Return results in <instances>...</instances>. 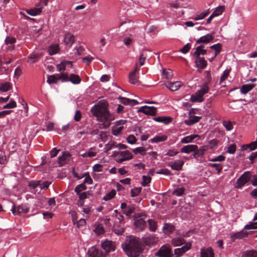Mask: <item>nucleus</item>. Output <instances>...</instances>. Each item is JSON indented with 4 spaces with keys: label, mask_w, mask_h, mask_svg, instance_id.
Wrapping results in <instances>:
<instances>
[{
    "label": "nucleus",
    "mask_w": 257,
    "mask_h": 257,
    "mask_svg": "<svg viewBox=\"0 0 257 257\" xmlns=\"http://www.w3.org/2000/svg\"><path fill=\"white\" fill-rule=\"evenodd\" d=\"M108 106L107 101L101 100L91 109L93 115L97 117V120L103 123V128L108 127L110 122L114 119L113 115L108 111Z\"/></svg>",
    "instance_id": "obj_1"
},
{
    "label": "nucleus",
    "mask_w": 257,
    "mask_h": 257,
    "mask_svg": "<svg viewBox=\"0 0 257 257\" xmlns=\"http://www.w3.org/2000/svg\"><path fill=\"white\" fill-rule=\"evenodd\" d=\"M124 250L130 257H138L143 251L144 247L139 238L130 236Z\"/></svg>",
    "instance_id": "obj_2"
},
{
    "label": "nucleus",
    "mask_w": 257,
    "mask_h": 257,
    "mask_svg": "<svg viewBox=\"0 0 257 257\" xmlns=\"http://www.w3.org/2000/svg\"><path fill=\"white\" fill-rule=\"evenodd\" d=\"M209 88L207 83H205L201 88L198 90L195 94L191 95V101L194 102H201L204 101L203 95L209 91Z\"/></svg>",
    "instance_id": "obj_3"
},
{
    "label": "nucleus",
    "mask_w": 257,
    "mask_h": 257,
    "mask_svg": "<svg viewBox=\"0 0 257 257\" xmlns=\"http://www.w3.org/2000/svg\"><path fill=\"white\" fill-rule=\"evenodd\" d=\"M156 256L158 257H172L173 253L169 244H165L161 246L156 253Z\"/></svg>",
    "instance_id": "obj_4"
},
{
    "label": "nucleus",
    "mask_w": 257,
    "mask_h": 257,
    "mask_svg": "<svg viewBox=\"0 0 257 257\" xmlns=\"http://www.w3.org/2000/svg\"><path fill=\"white\" fill-rule=\"evenodd\" d=\"M134 225L138 231H143L147 226L146 222L140 216H136L134 222Z\"/></svg>",
    "instance_id": "obj_5"
},
{
    "label": "nucleus",
    "mask_w": 257,
    "mask_h": 257,
    "mask_svg": "<svg viewBox=\"0 0 257 257\" xmlns=\"http://www.w3.org/2000/svg\"><path fill=\"white\" fill-rule=\"evenodd\" d=\"M250 174L249 171L244 173L237 180V188H241L250 179Z\"/></svg>",
    "instance_id": "obj_6"
},
{
    "label": "nucleus",
    "mask_w": 257,
    "mask_h": 257,
    "mask_svg": "<svg viewBox=\"0 0 257 257\" xmlns=\"http://www.w3.org/2000/svg\"><path fill=\"white\" fill-rule=\"evenodd\" d=\"M101 247L105 251L106 254L114 251L115 249V243L112 241L107 240L101 242Z\"/></svg>",
    "instance_id": "obj_7"
},
{
    "label": "nucleus",
    "mask_w": 257,
    "mask_h": 257,
    "mask_svg": "<svg viewBox=\"0 0 257 257\" xmlns=\"http://www.w3.org/2000/svg\"><path fill=\"white\" fill-rule=\"evenodd\" d=\"M138 64H135V68L134 70L131 72L129 74V81L130 82L135 85H139V81L138 80V77L137 75V73L140 70L138 68Z\"/></svg>",
    "instance_id": "obj_8"
},
{
    "label": "nucleus",
    "mask_w": 257,
    "mask_h": 257,
    "mask_svg": "<svg viewBox=\"0 0 257 257\" xmlns=\"http://www.w3.org/2000/svg\"><path fill=\"white\" fill-rule=\"evenodd\" d=\"M191 248V244L190 242L186 243L180 248H177L174 250V254L177 257H180L183 255L186 251Z\"/></svg>",
    "instance_id": "obj_9"
},
{
    "label": "nucleus",
    "mask_w": 257,
    "mask_h": 257,
    "mask_svg": "<svg viewBox=\"0 0 257 257\" xmlns=\"http://www.w3.org/2000/svg\"><path fill=\"white\" fill-rule=\"evenodd\" d=\"M138 111L142 112L146 114L152 116L155 115L157 113V108L154 106H142L139 109Z\"/></svg>",
    "instance_id": "obj_10"
},
{
    "label": "nucleus",
    "mask_w": 257,
    "mask_h": 257,
    "mask_svg": "<svg viewBox=\"0 0 257 257\" xmlns=\"http://www.w3.org/2000/svg\"><path fill=\"white\" fill-rule=\"evenodd\" d=\"M214 38V32L208 34L200 37L196 41V44L205 43L207 44L213 41Z\"/></svg>",
    "instance_id": "obj_11"
},
{
    "label": "nucleus",
    "mask_w": 257,
    "mask_h": 257,
    "mask_svg": "<svg viewBox=\"0 0 257 257\" xmlns=\"http://www.w3.org/2000/svg\"><path fill=\"white\" fill-rule=\"evenodd\" d=\"M143 242L146 245H151L156 244L158 238L154 235L149 234L142 238Z\"/></svg>",
    "instance_id": "obj_12"
},
{
    "label": "nucleus",
    "mask_w": 257,
    "mask_h": 257,
    "mask_svg": "<svg viewBox=\"0 0 257 257\" xmlns=\"http://www.w3.org/2000/svg\"><path fill=\"white\" fill-rule=\"evenodd\" d=\"M29 208L25 205H19L17 207L14 206L11 211L14 215H19L22 213H26L29 211Z\"/></svg>",
    "instance_id": "obj_13"
},
{
    "label": "nucleus",
    "mask_w": 257,
    "mask_h": 257,
    "mask_svg": "<svg viewBox=\"0 0 257 257\" xmlns=\"http://www.w3.org/2000/svg\"><path fill=\"white\" fill-rule=\"evenodd\" d=\"M251 232L245 231L244 230V229H243L240 231L236 233H231L230 238L232 241H234L236 239H242L243 238L247 237L248 235Z\"/></svg>",
    "instance_id": "obj_14"
},
{
    "label": "nucleus",
    "mask_w": 257,
    "mask_h": 257,
    "mask_svg": "<svg viewBox=\"0 0 257 257\" xmlns=\"http://www.w3.org/2000/svg\"><path fill=\"white\" fill-rule=\"evenodd\" d=\"M200 257H214L213 249L210 247H203L200 250Z\"/></svg>",
    "instance_id": "obj_15"
},
{
    "label": "nucleus",
    "mask_w": 257,
    "mask_h": 257,
    "mask_svg": "<svg viewBox=\"0 0 257 257\" xmlns=\"http://www.w3.org/2000/svg\"><path fill=\"white\" fill-rule=\"evenodd\" d=\"M74 36L70 33H67L65 35L64 43L68 47H71L74 42Z\"/></svg>",
    "instance_id": "obj_16"
},
{
    "label": "nucleus",
    "mask_w": 257,
    "mask_h": 257,
    "mask_svg": "<svg viewBox=\"0 0 257 257\" xmlns=\"http://www.w3.org/2000/svg\"><path fill=\"white\" fill-rule=\"evenodd\" d=\"M195 64L198 68L203 69L206 67L207 63L204 58L200 56L195 57Z\"/></svg>",
    "instance_id": "obj_17"
},
{
    "label": "nucleus",
    "mask_w": 257,
    "mask_h": 257,
    "mask_svg": "<svg viewBox=\"0 0 257 257\" xmlns=\"http://www.w3.org/2000/svg\"><path fill=\"white\" fill-rule=\"evenodd\" d=\"M197 149L196 145H188L182 147L180 150V152L182 153L190 154Z\"/></svg>",
    "instance_id": "obj_18"
},
{
    "label": "nucleus",
    "mask_w": 257,
    "mask_h": 257,
    "mask_svg": "<svg viewBox=\"0 0 257 257\" xmlns=\"http://www.w3.org/2000/svg\"><path fill=\"white\" fill-rule=\"evenodd\" d=\"M70 155L68 153L64 152L61 156L58 158V164L60 166H63L70 159Z\"/></svg>",
    "instance_id": "obj_19"
},
{
    "label": "nucleus",
    "mask_w": 257,
    "mask_h": 257,
    "mask_svg": "<svg viewBox=\"0 0 257 257\" xmlns=\"http://www.w3.org/2000/svg\"><path fill=\"white\" fill-rule=\"evenodd\" d=\"M184 162L182 160H176L174 162L170 163L169 166L172 170L179 171L182 169Z\"/></svg>",
    "instance_id": "obj_20"
},
{
    "label": "nucleus",
    "mask_w": 257,
    "mask_h": 257,
    "mask_svg": "<svg viewBox=\"0 0 257 257\" xmlns=\"http://www.w3.org/2000/svg\"><path fill=\"white\" fill-rule=\"evenodd\" d=\"M181 85L182 83L179 81L170 82L166 84V86L172 91L177 90Z\"/></svg>",
    "instance_id": "obj_21"
},
{
    "label": "nucleus",
    "mask_w": 257,
    "mask_h": 257,
    "mask_svg": "<svg viewBox=\"0 0 257 257\" xmlns=\"http://www.w3.org/2000/svg\"><path fill=\"white\" fill-rule=\"evenodd\" d=\"M201 118V116L190 115L188 119L185 120L184 122L188 125H192L193 124L198 122Z\"/></svg>",
    "instance_id": "obj_22"
},
{
    "label": "nucleus",
    "mask_w": 257,
    "mask_h": 257,
    "mask_svg": "<svg viewBox=\"0 0 257 257\" xmlns=\"http://www.w3.org/2000/svg\"><path fill=\"white\" fill-rule=\"evenodd\" d=\"M16 42V39L14 37H7L5 39V44L9 45L8 47V50L11 51L15 49V46L13 45Z\"/></svg>",
    "instance_id": "obj_23"
},
{
    "label": "nucleus",
    "mask_w": 257,
    "mask_h": 257,
    "mask_svg": "<svg viewBox=\"0 0 257 257\" xmlns=\"http://www.w3.org/2000/svg\"><path fill=\"white\" fill-rule=\"evenodd\" d=\"M88 257H101L102 254H99V250L95 247L92 246L88 250Z\"/></svg>",
    "instance_id": "obj_24"
},
{
    "label": "nucleus",
    "mask_w": 257,
    "mask_h": 257,
    "mask_svg": "<svg viewBox=\"0 0 257 257\" xmlns=\"http://www.w3.org/2000/svg\"><path fill=\"white\" fill-rule=\"evenodd\" d=\"M171 243L174 246H181L186 243L184 239L180 237L172 238Z\"/></svg>",
    "instance_id": "obj_25"
},
{
    "label": "nucleus",
    "mask_w": 257,
    "mask_h": 257,
    "mask_svg": "<svg viewBox=\"0 0 257 257\" xmlns=\"http://www.w3.org/2000/svg\"><path fill=\"white\" fill-rule=\"evenodd\" d=\"M204 48V45H201L197 47L196 48L195 52L193 54V56L194 57H198L200 56V55H205L207 53V51L206 50L203 49Z\"/></svg>",
    "instance_id": "obj_26"
},
{
    "label": "nucleus",
    "mask_w": 257,
    "mask_h": 257,
    "mask_svg": "<svg viewBox=\"0 0 257 257\" xmlns=\"http://www.w3.org/2000/svg\"><path fill=\"white\" fill-rule=\"evenodd\" d=\"M254 86L255 85L253 84L243 85L240 88V92L242 94H246L247 92H248L249 91L252 89L254 87Z\"/></svg>",
    "instance_id": "obj_27"
},
{
    "label": "nucleus",
    "mask_w": 257,
    "mask_h": 257,
    "mask_svg": "<svg viewBox=\"0 0 257 257\" xmlns=\"http://www.w3.org/2000/svg\"><path fill=\"white\" fill-rule=\"evenodd\" d=\"M247 149H249L250 151L257 149V141L252 142L249 144L244 145L241 147L242 150H246Z\"/></svg>",
    "instance_id": "obj_28"
},
{
    "label": "nucleus",
    "mask_w": 257,
    "mask_h": 257,
    "mask_svg": "<svg viewBox=\"0 0 257 257\" xmlns=\"http://www.w3.org/2000/svg\"><path fill=\"white\" fill-rule=\"evenodd\" d=\"M81 78L78 75L74 74H71L69 77V81L74 84H78L81 82Z\"/></svg>",
    "instance_id": "obj_29"
},
{
    "label": "nucleus",
    "mask_w": 257,
    "mask_h": 257,
    "mask_svg": "<svg viewBox=\"0 0 257 257\" xmlns=\"http://www.w3.org/2000/svg\"><path fill=\"white\" fill-rule=\"evenodd\" d=\"M196 138H199L200 136L198 135H192L190 136H188L187 137L183 138L181 140V143L183 144L191 143L194 139Z\"/></svg>",
    "instance_id": "obj_30"
},
{
    "label": "nucleus",
    "mask_w": 257,
    "mask_h": 257,
    "mask_svg": "<svg viewBox=\"0 0 257 257\" xmlns=\"http://www.w3.org/2000/svg\"><path fill=\"white\" fill-rule=\"evenodd\" d=\"M241 257H257V250L251 249L243 251Z\"/></svg>",
    "instance_id": "obj_31"
},
{
    "label": "nucleus",
    "mask_w": 257,
    "mask_h": 257,
    "mask_svg": "<svg viewBox=\"0 0 257 257\" xmlns=\"http://www.w3.org/2000/svg\"><path fill=\"white\" fill-rule=\"evenodd\" d=\"M40 55L39 54H31L28 58V62L30 63H35L37 62L40 58Z\"/></svg>",
    "instance_id": "obj_32"
},
{
    "label": "nucleus",
    "mask_w": 257,
    "mask_h": 257,
    "mask_svg": "<svg viewBox=\"0 0 257 257\" xmlns=\"http://www.w3.org/2000/svg\"><path fill=\"white\" fill-rule=\"evenodd\" d=\"M149 224V229L151 231L155 232L157 229V222L152 219H149L148 220Z\"/></svg>",
    "instance_id": "obj_33"
},
{
    "label": "nucleus",
    "mask_w": 257,
    "mask_h": 257,
    "mask_svg": "<svg viewBox=\"0 0 257 257\" xmlns=\"http://www.w3.org/2000/svg\"><path fill=\"white\" fill-rule=\"evenodd\" d=\"M210 48L215 50L214 58H215L221 52L222 49V44L217 43L210 47Z\"/></svg>",
    "instance_id": "obj_34"
},
{
    "label": "nucleus",
    "mask_w": 257,
    "mask_h": 257,
    "mask_svg": "<svg viewBox=\"0 0 257 257\" xmlns=\"http://www.w3.org/2000/svg\"><path fill=\"white\" fill-rule=\"evenodd\" d=\"M166 135L156 136L154 138L152 139L151 141L152 143H158L159 142H164L167 139Z\"/></svg>",
    "instance_id": "obj_35"
},
{
    "label": "nucleus",
    "mask_w": 257,
    "mask_h": 257,
    "mask_svg": "<svg viewBox=\"0 0 257 257\" xmlns=\"http://www.w3.org/2000/svg\"><path fill=\"white\" fill-rule=\"evenodd\" d=\"M113 231L117 235H121L124 231V228L123 226H118L117 225V221H115L114 225Z\"/></svg>",
    "instance_id": "obj_36"
},
{
    "label": "nucleus",
    "mask_w": 257,
    "mask_h": 257,
    "mask_svg": "<svg viewBox=\"0 0 257 257\" xmlns=\"http://www.w3.org/2000/svg\"><path fill=\"white\" fill-rule=\"evenodd\" d=\"M175 229L174 226L172 224L165 223L163 227L164 232L165 233H172Z\"/></svg>",
    "instance_id": "obj_37"
},
{
    "label": "nucleus",
    "mask_w": 257,
    "mask_h": 257,
    "mask_svg": "<svg viewBox=\"0 0 257 257\" xmlns=\"http://www.w3.org/2000/svg\"><path fill=\"white\" fill-rule=\"evenodd\" d=\"M59 50V45L57 44L52 45L48 48L49 53L50 55H53L56 54Z\"/></svg>",
    "instance_id": "obj_38"
},
{
    "label": "nucleus",
    "mask_w": 257,
    "mask_h": 257,
    "mask_svg": "<svg viewBox=\"0 0 257 257\" xmlns=\"http://www.w3.org/2000/svg\"><path fill=\"white\" fill-rule=\"evenodd\" d=\"M66 64H71V63L69 62L68 61H62L60 64L56 65L57 70L60 72H62L64 71L66 68Z\"/></svg>",
    "instance_id": "obj_39"
},
{
    "label": "nucleus",
    "mask_w": 257,
    "mask_h": 257,
    "mask_svg": "<svg viewBox=\"0 0 257 257\" xmlns=\"http://www.w3.org/2000/svg\"><path fill=\"white\" fill-rule=\"evenodd\" d=\"M12 88L10 82H6L4 83L0 84V91L2 92H6Z\"/></svg>",
    "instance_id": "obj_40"
},
{
    "label": "nucleus",
    "mask_w": 257,
    "mask_h": 257,
    "mask_svg": "<svg viewBox=\"0 0 257 257\" xmlns=\"http://www.w3.org/2000/svg\"><path fill=\"white\" fill-rule=\"evenodd\" d=\"M147 50H144L141 53L139 59V65L140 66H142L144 64L145 61L147 57Z\"/></svg>",
    "instance_id": "obj_41"
},
{
    "label": "nucleus",
    "mask_w": 257,
    "mask_h": 257,
    "mask_svg": "<svg viewBox=\"0 0 257 257\" xmlns=\"http://www.w3.org/2000/svg\"><path fill=\"white\" fill-rule=\"evenodd\" d=\"M225 8L224 6H219L217 7L213 11L212 14L215 17L220 15L224 11Z\"/></svg>",
    "instance_id": "obj_42"
},
{
    "label": "nucleus",
    "mask_w": 257,
    "mask_h": 257,
    "mask_svg": "<svg viewBox=\"0 0 257 257\" xmlns=\"http://www.w3.org/2000/svg\"><path fill=\"white\" fill-rule=\"evenodd\" d=\"M209 9L203 12L200 14L196 15L195 17L194 18V20L195 21L202 20L209 14Z\"/></svg>",
    "instance_id": "obj_43"
},
{
    "label": "nucleus",
    "mask_w": 257,
    "mask_h": 257,
    "mask_svg": "<svg viewBox=\"0 0 257 257\" xmlns=\"http://www.w3.org/2000/svg\"><path fill=\"white\" fill-rule=\"evenodd\" d=\"M218 143L219 141L215 139L210 140L208 143V145H207L208 149L212 150L217 148Z\"/></svg>",
    "instance_id": "obj_44"
},
{
    "label": "nucleus",
    "mask_w": 257,
    "mask_h": 257,
    "mask_svg": "<svg viewBox=\"0 0 257 257\" xmlns=\"http://www.w3.org/2000/svg\"><path fill=\"white\" fill-rule=\"evenodd\" d=\"M87 189V187L84 184V183H81L79 185H78L75 188L74 191L76 194H80L81 193L82 191L85 190Z\"/></svg>",
    "instance_id": "obj_45"
},
{
    "label": "nucleus",
    "mask_w": 257,
    "mask_h": 257,
    "mask_svg": "<svg viewBox=\"0 0 257 257\" xmlns=\"http://www.w3.org/2000/svg\"><path fill=\"white\" fill-rule=\"evenodd\" d=\"M120 156L123 158H128V160L133 158V155L129 151H122L120 152Z\"/></svg>",
    "instance_id": "obj_46"
},
{
    "label": "nucleus",
    "mask_w": 257,
    "mask_h": 257,
    "mask_svg": "<svg viewBox=\"0 0 257 257\" xmlns=\"http://www.w3.org/2000/svg\"><path fill=\"white\" fill-rule=\"evenodd\" d=\"M43 8L44 6L42 5L41 3H38L36 5V7L33 9V10H34V13H35L36 15H38L41 14Z\"/></svg>",
    "instance_id": "obj_47"
},
{
    "label": "nucleus",
    "mask_w": 257,
    "mask_h": 257,
    "mask_svg": "<svg viewBox=\"0 0 257 257\" xmlns=\"http://www.w3.org/2000/svg\"><path fill=\"white\" fill-rule=\"evenodd\" d=\"M83 177H85V179L84 181V184L85 183H87L88 184H92L93 180L92 178L90 177L89 173H85L82 175Z\"/></svg>",
    "instance_id": "obj_48"
},
{
    "label": "nucleus",
    "mask_w": 257,
    "mask_h": 257,
    "mask_svg": "<svg viewBox=\"0 0 257 257\" xmlns=\"http://www.w3.org/2000/svg\"><path fill=\"white\" fill-rule=\"evenodd\" d=\"M142 191V188L141 187H136L134 189H132L131 190V196L133 197H136L139 195Z\"/></svg>",
    "instance_id": "obj_49"
},
{
    "label": "nucleus",
    "mask_w": 257,
    "mask_h": 257,
    "mask_svg": "<svg viewBox=\"0 0 257 257\" xmlns=\"http://www.w3.org/2000/svg\"><path fill=\"white\" fill-rule=\"evenodd\" d=\"M135 208L132 206H128V207L123 211V213L127 216H130L134 212Z\"/></svg>",
    "instance_id": "obj_50"
},
{
    "label": "nucleus",
    "mask_w": 257,
    "mask_h": 257,
    "mask_svg": "<svg viewBox=\"0 0 257 257\" xmlns=\"http://www.w3.org/2000/svg\"><path fill=\"white\" fill-rule=\"evenodd\" d=\"M234 123V122L231 121H224L223 125L227 131H230L233 128V124Z\"/></svg>",
    "instance_id": "obj_51"
},
{
    "label": "nucleus",
    "mask_w": 257,
    "mask_h": 257,
    "mask_svg": "<svg viewBox=\"0 0 257 257\" xmlns=\"http://www.w3.org/2000/svg\"><path fill=\"white\" fill-rule=\"evenodd\" d=\"M16 106H17L16 102L14 100L12 99V100H11L10 103H7V104L3 106V108L4 109L13 108H15Z\"/></svg>",
    "instance_id": "obj_52"
},
{
    "label": "nucleus",
    "mask_w": 257,
    "mask_h": 257,
    "mask_svg": "<svg viewBox=\"0 0 257 257\" xmlns=\"http://www.w3.org/2000/svg\"><path fill=\"white\" fill-rule=\"evenodd\" d=\"M123 128V126H116L115 128L112 130V133L114 136H118L121 134Z\"/></svg>",
    "instance_id": "obj_53"
},
{
    "label": "nucleus",
    "mask_w": 257,
    "mask_h": 257,
    "mask_svg": "<svg viewBox=\"0 0 257 257\" xmlns=\"http://www.w3.org/2000/svg\"><path fill=\"white\" fill-rule=\"evenodd\" d=\"M133 152L135 154H140L142 155H145L146 154V150L144 147H138L133 150Z\"/></svg>",
    "instance_id": "obj_54"
},
{
    "label": "nucleus",
    "mask_w": 257,
    "mask_h": 257,
    "mask_svg": "<svg viewBox=\"0 0 257 257\" xmlns=\"http://www.w3.org/2000/svg\"><path fill=\"white\" fill-rule=\"evenodd\" d=\"M184 192V188L180 187L177 188L175 190H174L173 192V194L177 196H180L182 195Z\"/></svg>",
    "instance_id": "obj_55"
},
{
    "label": "nucleus",
    "mask_w": 257,
    "mask_h": 257,
    "mask_svg": "<svg viewBox=\"0 0 257 257\" xmlns=\"http://www.w3.org/2000/svg\"><path fill=\"white\" fill-rule=\"evenodd\" d=\"M230 71L229 70L226 69L224 71L223 74L220 77V83H222L225 79L228 77Z\"/></svg>",
    "instance_id": "obj_56"
},
{
    "label": "nucleus",
    "mask_w": 257,
    "mask_h": 257,
    "mask_svg": "<svg viewBox=\"0 0 257 257\" xmlns=\"http://www.w3.org/2000/svg\"><path fill=\"white\" fill-rule=\"evenodd\" d=\"M203 155L204 154L203 153L201 152L200 149H198V147L197 146V149H195V151H194L193 153L194 158L197 159L199 157H202Z\"/></svg>",
    "instance_id": "obj_57"
},
{
    "label": "nucleus",
    "mask_w": 257,
    "mask_h": 257,
    "mask_svg": "<svg viewBox=\"0 0 257 257\" xmlns=\"http://www.w3.org/2000/svg\"><path fill=\"white\" fill-rule=\"evenodd\" d=\"M115 143H108L105 145L104 150V152L106 153H108V152L111 150L113 147H115Z\"/></svg>",
    "instance_id": "obj_58"
},
{
    "label": "nucleus",
    "mask_w": 257,
    "mask_h": 257,
    "mask_svg": "<svg viewBox=\"0 0 257 257\" xmlns=\"http://www.w3.org/2000/svg\"><path fill=\"white\" fill-rule=\"evenodd\" d=\"M115 195V191L112 190L109 193L107 194L104 197L103 200L105 201H107L112 199Z\"/></svg>",
    "instance_id": "obj_59"
},
{
    "label": "nucleus",
    "mask_w": 257,
    "mask_h": 257,
    "mask_svg": "<svg viewBox=\"0 0 257 257\" xmlns=\"http://www.w3.org/2000/svg\"><path fill=\"white\" fill-rule=\"evenodd\" d=\"M47 82L49 84H56L57 82L56 81V76L55 75H52L50 76H48L47 78Z\"/></svg>",
    "instance_id": "obj_60"
},
{
    "label": "nucleus",
    "mask_w": 257,
    "mask_h": 257,
    "mask_svg": "<svg viewBox=\"0 0 257 257\" xmlns=\"http://www.w3.org/2000/svg\"><path fill=\"white\" fill-rule=\"evenodd\" d=\"M151 180V178L149 176H143V182H142V185L144 186H146L149 183H150Z\"/></svg>",
    "instance_id": "obj_61"
},
{
    "label": "nucleus",
    "mask_w": 257,
    "mask_h": 257,
    "mask_svg": "<svg viewBox=\"0 0 257 257\" xmlns=\"http://www.w3.org/2000/svg\"><path fill=\"white\" fill-rule=\"evenodd\" d=\"M257 228V222H250L249 224L246 225L244 229H251Z\"/></svg>",
    "instance_id": "obj_62"
},
{
    "label": "nucleus",
    "mask_w": 257,
    "mask_h": 257,
    "mask_svg": "<svg viewBox=\"0 0 257 257\" xmlns=\"http://www.w3.org/2000/svg\"><path fill=\"white\" fill-rule=\"evenodd\" d=\"M209 166L215 168L217 171V173L219 174L222 169V166L220 164H210Z\"/></svg>",
    "instance_id": "obj_63"
},
{
    "label": "nucleus",
    "mask_w": 257,
    "mask_h": 257,
    "mask_svg": "<svg viewBox=\"0 0 257 257\" xmlns=\"http://www.w3.org/2000/svg\"><path fill=\"white\" fill-rule=\"evenodd\" d=\"M93 59V57L89 55L87 57L83 58L82 62L86 65H89Z\"/></svg>",
    "instance_id": "obj_64"
}]
</instances>
